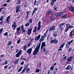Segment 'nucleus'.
I'll return each mask as SVG.
<instances>
[{
  "label": "nucleus",
  "mask_w": 74,
  "mask_h": 74,
  "mask_svg": "<svg viewBox=\"0 0 74 74\" xmlns=\"http://www.w3.org/2000/svg\"><path fill=\"white\" fill-rule=\"evenodd\" d=\"M40 46L37 45L36 48H35V51H34L33 54L34 55H36V54L38 52V51H39V48H40Z\"/></svg>",
  "instance_id": "nucleus-1"
},
{
  "label": "nucleus",
  "mask_w": 74,
  "mask_h": 74,
  "mask_svg": "<svg viewBox=\"0 0 74 74\" xmlns=\"http://www.w3.org/2000/svg\"><path fill=\"white\" fill-rule=\"evenodd\" d=\"M44 36L43 35H42L41 38L40 39V43L38 45L40 46V45H41V42L43 41H44Z\"/></svg>",
  "instance_id": "nucleus-2"
},
{
  "label": "nucleus",
  "mask_w": 74,
  "mask_h": 74,
  "mask_svg": "<svg viewBox=\"0 0 74 74\" xmlns=\"http://www.w3.org/2000/svg\"><path fill=\"white\" fill-rule=\"evenodd\" d=\"M32 51V48H30L29 49H28L26 52L27 53H29V55H30Z\"/></svg>",
  "instance_id": "nucleus-3"
},
{
  "label": "nucleus",
  "mask_w": 74,
  "mask_h": 74,
  "mask_svg": "<svg viewBox=\"0 0 74 74\" xmlns=\"http://www.w3.org/2000/svg\"><path fill=\"white\" fill-rule=\"evenodd\" d=\"M41 37V34H39L38 36L36 37L35 38H34V40L35 41H38L40 39V37Z\"/></svg>",
  "instance_id": "nucleus-4"
},
{
  "label": "nucleus",
  "mask_w": 74,
  "mask_h": 74,
  "mask_svg": "<svg viewBox=\"0 0 74 74\" xmlns=\"http://www.w3.org/2000/svg\"><path fill=\"white\" fill-rule=\"evenodd\" d=\"M32 28H29L27 30V34L28 35H30L31 33H32Z\"/></svg>",
  "instance_id": "nucleus-5"
},
{
  "label": "nucleus",
  "mask_w": 74,
  "mask_h": 74,
  "mask_svg": "<svg viewBox=\"0 0 74 74\" xmlns=\"http://www.w3.org/2000/svg\"><path fill=\"white\" fill-rule=\"evenodd\" d=\"M55 30V26H53L49 28V32H51V31H52V30Z\"/></svg>",
  "instance_id": "nucleus-6"
},
{
  "label": "nucleus",
  "mask_w": 74,
  "mask_h": 74,
  "mask_svg": "<svg viewBox=\"0 0 74 74\" xmlns=\"http://www.w3.org/2000/svg\"><path fill=\"white\" fill-rule=\"evenodd\" d=\"M20 7V6L19 5H17L16 7V12L17 13L19 11V8Z\"/></svg>",
  "instance_id": "nucleus-7"
},
{
  "label": "nucleus",
  "mask_w": 74,
  "mask_h": 74,
  "mask_svg": "<svg viewBox=\"0 0 74 74\" xmlns=\"http://www.w3.org/2000/svg\"><path fill=\"white\" fill-rule=\"evenodd\" d=\"M73 26H70V25L68 24H66V28L67 29H70V28H73Z\"/></svg>",
  "instance_id": "nucleus-8"
},
{
  "label": "nucleus",
  "mask_w": 74,
  "mask_h": 74,
  "mask_svg": "<svg viewBox=\"0 0 74 74\" xmlns=\"http://www.w3.org/2000/svg\"><path fill=\"white\" fill-rule=\"evenodd\" d=\"M43 51L44 52L45 55H47L48 53V51L47 49H45V47L43 48Z\"/></svg>",
  "instance_id": "nucleus-9"
},
{
  "label": "nucleus",
  "mask_w": 74,
  "mask_h": 74,
  "mask_svg": "<svg viewBox=\"0 0 74 74\" xmlns=\"http://www.w3.org/2000/svg\"><path fill=\"white\" fill-rule=\"evenodd\" d=\"M46 45H45V42H42V45L41 47V49L43 48V47H45Z\"/></svg>",
  "instance_id": "nucleus-10"
},
{
  "label": "nucleus",
  "mask_w": 74,
  "mask_h": 74,
  "mask_svg": "<svg viewBox=\"0 0 74 74\" xmlns=\"http://www.w3.org/2000/svg\"><path fill=\"white\" fill-rule=\"evenodd\" d=\"M72 59H73V57H70L67 59V61L68 62H71V60H72Z\"/></svg>",
  "instance_id": "nucleus-11"
},
{
  "label": "nucleus",
  "mask_w": 74,
  "mask_h": 74,
  "mask_svg": "<svg viewBox=\"0 0 74 74\" xmlns=\"http://www.w3.org/2000/svg\"><path fill=\"white\" fill-rule=\"evenodd\" d=\"M15 26L17 27V25H16V21H14V22L13 24L12 25V27H15Z\"/></svg>",
  "instance_id": "nucleus-12"
},
{
  "label": "nucleus",
  "mask_w": 74,
  "mask_h": 74,
  "mask_svg": "<svg viewBox=\"0 0 74 74\" xmlns=\"http://www.w3.org/2000/svg\"><path fill=\"white\" fill-rule=\"evenodd\" d=\"M66 70H70L71 66L70 65H68L67 67L65 68Z\"/></svg>",
  "instance_id": "nucleus-13"
},
{
  "label": "nucleus",
  "mask_w": 74,
  "mask_h": 74,
  "mask_svg": "<svg viewBox=\"0 0 74 74\" xmlns=\"http://www.w3.org/2000/svg\"><path fill=\"white\" fill-rule=\"evenodd\" d=\"M10 15L8 16L6 19V22L7 23H8V22H10V21H9V19H10Z\"/></svg>",
  "instance_id": "nucleus-14"
},
{
  "label": "nucleus",
  "mask_w": 74,
  "mask_h": 74,
  "mask_svg": "<svg viewBox=\"0 0 74 74\" xmlns=\"http://www.w3.org/2000/svg\"><path fill=\"white\" fill-rule=\"evenodd\" d=\"M47 14L50 15H52V12L51 11L48 10L47 11Z\"/></svg>",
  "instance_id": "nucleus-15"
},
{
  "label": "nucleus",
  "mask_w": 74,
  "mask_h": 74,
  "mask_svg": "<svg viewBox=\"0 0 74 74\" xmlns=\"http://www.w3.org/2000/svg\"><path fill=\"white\" fill-rule=\"evenodd\" d=\"M55 41H56V39H55L53 40H51L50 41V43H54Z\"/></svg>",
  "instance_id": "nucleus-16"
},
{
  "label": "nucleus",
  "mask_w": 74,
  "mask_h": 74,
  "mask_svg": "<svg viewBox=\"0 0 74 74\" xmlns=\"http://www.w3.org/2000/svg\"><path fill=\"white\" fill-rule=\"evenodd\" d=\"M64 23H63L62 24H61L59 25V27L60 28L63 27V26L64 25Z\"/></svg>",
  "instance_id": "nucleus-17"
},
{
  "label": "nucleus",
  "mask_w": 74,
  "mask_h": 74,
  "mask_svg": "<svg viewBox=\"0 0 74 74\" xmlns=\"http://www.w3.org/2000/svg\"><path fill=\"white\" fill-rule=\"evenodd\" d=\"M73 40H72L70 42H68L67 44H69V45H71V43H72V42H73Z\"/></svg>",
  "instance_id": "nucleus-18"
},
{
  "label": "nucleus",
  "mask_w": 74,
  "mask_h": 74,
  "mask_svg": "<svg viewBox=\"0 0 74 74\" xmlns=\"http://www.w3.org/2000/svg\"><path fill=\"white\" fill-rule=\"evenodd\" d=\"M34 29L33 31V33H34L35 32V33H36V30H37V27H35L34 28Z\"/></svg>",
  "instance_id": "nucleus-19"
},
{
  "label": "nucleus",
  "mask_w": 74,
  "mask_h": 74,
  "mask_svg": "<svg viewBox=\"0 0 74 74\" xmlns=\"http://www.w3.org/2000/svg\"><path fill=\"white\" fill-rule=\"evenodd\" d=\"M40 71H41V69H38L37 68L36 69L35 71L36 73H39L40 72Z\"/></svg>",
  "instance_id": "nucleus-20"
},
{
  "label": "nucleus",
  "mask_w": 74,
  "mask_h": 74,
  "mask_svg": "<svg viewBox=\"0 0 74 74\" xmlns=\"http://www.w3.org/2000/svg\"><path fill=\"white\" fill-rule=\"evenodd\" d=\"M53 67H54V66L52 65L50 68V70H51V71H53Z\"/></svg>",
  "instance_id": "nucleus-21"
},
{
  "label": "nucleus",
  "mask_w": 74,
  "mask_h": 74,
  "mask_svg": "<svg viewBox=\"0 0 74 74\" xmlns=\"http://www.w3.org/2000/svg\"><path fill=\"white\" fill-rule=\"evenodd\" d=\"M62 18H66V15L64 14H63L62 16Z\"/></svg>",
  "instance_id": "nucleus-22"
},
{
  "label": "nucleus",
  "mask_w": 74,
  "mask_h": 74,
  "mask_svg": "<svg viewBox=\"0 0 74 74\" xmlns=\"http://www.w3.org/2000/svg\"><path fill=\"white\" fill-rule=\"evenodd\" d=\"M64 45H65V43H64L60 47V48H62L64 47Z\"/></svg>",
  "instance_id": "nucleus-23"
},
{
  "label": "nucleus",
  "mask_w": 74,
  "mask_h": 74,
  "mask_svg": "<svg viewBox=\"0 0 74 74\" xmlns=\"http://www.w3.org/2000/svg\"><path fill=\"white\" fill-rule=\"evenodd\" d=\"M32 42H30L27 45L28 47L30 46V45H32Z\"/></svg>",
  "instance_id": "nucleus-24"
},
{
  "label": "nucleus",
  "mask_w": 74,
  "mask_h": 74,
  "mask_svg": "<svg viewBox=\"0 0 74 74\" xmlns=\"http://www.w3.org/2000/svg\"><path fill=\"white\" fill-rule=\"evenodd\" d=\"M12 44V42L11 41H9L8 42V46L10 45H11Z\"/></svg>",
  "instance_id": "nucleus-25"
},
{
  "label": "nucleus",
  "mask_w": 74,
  "mask_h": 74,
  "mask_svg": "<svg viewBox=\"0 0 74 74\" xmlns=\"http://www.w3.org/2000/svg\"><path fill=\"white\" fill-rule=\"evenodd\" d=\"M17 53H18L20 55H21V54H22V50H20Z\"/></svg>",
  "instance_id": "nucleus-26"
},
{
  "label": "nucleus",
  "mask_w": 74,
  "mask_h": 74,
  "mask_svg": "<svg viewBox=\"0 0 74 74\" xmlns=\"http://www.w3.org/2000/svg\"><path fill=\"white\" fill-rule=\"evenodd\" d=\"M27 47V46L26 45H25L23 48V50L25 51H26V47Z\"/></svg>",
  "instance_id": "nucleus-27"
},
{
  "label": "nucleus",
  "mask_w": 74,
  "mask_h": 74,
  "mask_svg": "<svg viewBox=\"0 0 74 74\" xmlns=\"http://www.w3.org/2000/svg\"><path fill=\"white\" fill-rule=\"evenodd\" d=\"M30 25V23H27L26 24H25V26L26 27H28L29 26V25Z\"/></svg>",
  "instance_id": "nucleus-28"
},
{
  "label": "nucleus",
  "mask_w": 74,
  "mask_h": 74,
  "mask_svg": "<svg viewBox=\"0 0 74 74\" xmlns=\"http://www.w3.org/2000/svg\"><path fill=\"white\" fill-rule=\"evenodd\" d=\"M8 36V32H6L4 34V36Z\"/></svg>",
  "instance_id": "nucleus-29"
},
{
  "label": "nucleus",
  "mask_w": 74,
  "mask_h": 74,
  "mask_svg": "<svg viewBox=\"0 0 74 74\" xmlns=\"http://www.w3.org/2000/svg\"><path fill=\"white\" fill-rule=\"evenodd\" d=\"M54 3V2H53V1H52L51 2V3L50 4L51 5V6H53V5Z\"/></svg>",
  "instance_id": "nucleus-30"
},
{
  "label": "nucleus",
  "mask_w": 74,
  "mask_h": 74,
  "mask_svg": "<svg viewBox=\"0 0 74 74\" xmlns=\"http://www.w3.org/2000/svg\"><path fill=\"white\" fill-rule=\"evenodd\" d=\"M26 70V69L24 68V69L22 71V72H21V74H22L23 72L25 71V70Z\"/></svg>",
  "instance_id": "nucleus-31"
},
{
  "label": "nucleus",
  "mask_w": 74,
  "mask_h": 74,
  "mask_svg": "<svg viewBox=\"0 0 74 74\" xmlns=\"http://www.w3.org/2000/svg\"><path fill=\"white\" fill-rule=\"evenodd\" d=\"M3 28H1L0 29V35L1 34V33L3 32Z\"/></svg>",
  "instance_id": "nucleus-32"
},
{
  "label": "nucleus",
  "mask_w": 74,
  "mask_h": 74,
  "mask_svg": "<svg viewBox=\"0 0 74 74\" xmlns=\"http://www.w3.org/2000/svg\"><path fill=\"white\" fill-rule=\"evenodd\" d=\"M0 21H3V16H2L0 18Z\"/></svg>",
  "instance_id": "nucleus-33"
},
{
  "label": "nucleus",
  "mask_w": 74,
  "mask_h": 74,
  "mask_svg": "<svg viewBox=\"0 0 74 74\" xmlns=\"http://www.w3.org/2000/svg\"><path fill=\"white\" fill-rule=\"evenodd\" d=\"M73 31H71L70 33V34L69 35V36H70V37H71V36H72V34L73 33Z\"/></svg>",
  "instance_id": "nucleus-34"
},
{
  "label": "nucleus",
  "mask_w": 74,
  "mask_h": 74,
  "mask_svg": "<svg viewBox=\"0 0 74 74\" xmlns=\"http://www.w3.org/2000/svg\"><path fill=\"white\" fill-rule=\"evenodd\" d=\"M18 62H19V60L18 59L16 60L15 62V64H16L18 63Z\"/></svg>",
  "instance_id": "nucleus-35"
},
{
  "label": "nucleus",
  "mask_w": 74,
  "mask_h": 74,
  "mask_svg": "<svg viewBox=\"0 0 74 74\" xmlns=\"http://www.w3.org/2000/svg\"><path fill=\"white\" fill-rule=\"evenodd\" d=\"M16 58H18V57H19V56H20V55L18 54V53H17L16 55Z\"/></svg>",
  "instance_id": "nucleus-36"
},
{
  "label": "nucleus",
  "mask_w": 74,
  "mask_h": 74,
  "mask_svg": "<svg viewBox=\"0 0 74 74\" xmlns=\"http://www.w3.org/2000/svg\"><path fill=\"white\" fill-rule=\"evenodd\" d=\"M22 66H21L18 70V72H20V71H21V70H22Z\"/></svg>",
  "instance_id": "nucleus-37"
},
{
  "label": "nucleus",
  "mask_w": 74,
  "mask_h": 74,
  "mask_svg": "<svg viewBox=\"0 0 74 74\" xmlns=\"http://www.w3.org/2000/svg\"><path fill=\"white\" fill-rule=\"evenodd\" d=\"M39 4L40 3L39 2V1H37V2H36V5H37V6H38V5H39Z\"/></svg>",
  "instance_id": "nucleus-38"
},
{
  "label": "nucleus",
  "mask_w": 74,
  "mask_h": 74,
  "mask_svg": "<svg viewBox=\"0 0 74 74\" xmlns=\"http://www.w3.org/2000/svg\"><path fill=\"white\" fill-rule=\"evenodd\" d=\"M21 42V39H19L18 40V41L17 42V44H19Z\"/></svg>",
  "instance_id": "nucleus-39"
},
{
  "label": "nucleus",
  "mask_w": 74,
  "mask_h": 74,
  "mask_svg": "<svg viewBox=\"0 0 74 74\" xmlns=\"http://www.w3.org/2000/svg\"><path fill=\"white\" fill-rule=\"evenodd\" d=\"M40 27H41V25H38V28H37V30H39L40 29Z\"/></svg>",
  "instance_id": "nucleus-40"
},
{
  "label": "nucleus",
  "mask_w": 74,
  "mask_h": 74,
  "mask_svg": "<svg viewBox=\"0 0 74 74\" xmlns=\"http://www.w3.org/2000/svg\"><path fill=\"white\" fill-rule=\"evenodd\" d=\"M29 22H30V23H32V18H30L29 19Z\"/></svg>",
  "instance_id": "nucleus-41"
},
{
  "label": "nucleus",
  "mask_w": 74,
  "mask_h": 74,
  "mask_svg": "<svg viewBox=\"0 0 74 74\" xmlns=\"http://www.w3.org/2000/svg\"><path fill=\"white\" fill-rule=\"evenodd\" d=\"M20 3H21V0H19L17 1V4H19Z\"/></svg>",
  "instance_id": "nucleus-42"
},
{
  "label": "nucleus",
  "mask_w": 74,
  "mask_h": 74,
  "mask_svg": "<svg viewBox=\"0 0 74 74\" xmlns=\"http://www.w3.org/2000/svg\"><path fill=\"white\" fill-rule=\"evenodd\" d=\"M53 35L54 37H56V32H55V31H54Z\"/></svg>",
  "instance_id": "nucleus-43"
},
{
  "label": "nucleus",
  "mask_w": 74,
  "mask_h": 74,
  "mask_svg": "<svg viewBox=\"0 0 74 74\" xmlns=\"http://www.w3.org/2000/svg\"><path fill=\"white\" fill-rule=\"evenodd\" d=\"M66 59H67V56H65L63 58V60H66Z\"/></svg>",
  "instance_id": "nucleus-44"
},
{
  "label": "nucleus",
  "mask_w": 74,
  "mask_h": 74,
  "mask_svg": "<svg viewBox=\"0 0 74 74\" xmlns=\"http://www.w3.org/2000/svg\"><path fill=\"white\" fill-rule=\"evenodd\" d=\"M72 51V49H71V48H70L68 50V51H69V52H71Z\"/></svg>",
  "instance_id": "nucleus-45"
},
{
  "label": "nucleus",
  "mask_w": 74,
  "mask_h": 74,
  "mask_svg": "<svg viewBox=\"0 0 74 74\" xmlns=\"http://www.w3.org/2000/svg\"><path fill=\"white\" fill-rule=\"evenodd\" d=\"M36 3H37V1H36V0H35L34 3V5H36Z\"/></svg>",
  "instance_id": "nucleus-46"
},
{
  "label": "nucleus",
  "mask_w": 74,
  "mask_h": 74,
  "mask_svg": "<svg viewBox=\"0 0 74 74\" xmlns=\"http://www.w3.org/2000/svg\"><path fill=\"white\" fill-rule=\"evenodd\" d=\"M37 8H34V10H33V11L35 12L36 10H37Z\"/></svg>",
  "instance_id": "nucleus-47"
},
{
  "label": "nucleus",
  "mask_w": 74,
  "mask_h": 74,
  "mask_svg": "<svg viewBox=\"0 0 74 74\" xmlns=\"http://www.w3.org/2000/svg\"><path fill=\"white\" fill-rule=\"evenodd\" d=\"M28 66H29V64H27V65L25 66V68L26 69H27V67H28Z\"/></svg>",
  "instance_id": "nucleus-48"
},
{
  "label": "nucleus",
  "mask_w": 74,
  "mask_h": 74,
  "mask_svg": "<svg viewBox=\"0 0 74 74\" xmlns=\"http://www.w3.org/2000/svg\"><path fill=\"white\" fill-rule=\"evenodd\" d=\"M61 31H63V29H64V27H62L61 28H60Z\"/></svg>",
  "instance_id": "nucleus-49"
},
{
  "label": "nucleus",
  "mask_w": 74,
  "mask_h": 74,
  "mask_svg": "<svg viewBox=\"0 0 74 74\" xmlns=\"http://www.w3.org/2000/svg\"><path fill=\"white\" fill-rule=\"evenodd\" d=\"M59 14V15H62V14H63V12H61L58 13Z\"/></svg>",
  "instance_id": "nucleus-50"
},
{
  "label": "nucleus",
  "mask_w": 74,
  "mask_h": 74,
  "mask_svg": "<svg viewBox=\"0 0 74 74\" xmlns=\"http://www.w3.org/2000/svg\"><path fill=\"white\" fill-rule=\"evenodd\" d=\"M20 27H18V28H17V32H19V31H20Z\"/></svg>",
  "instance_id": "nucleus-51"
},
{
  "label": "nucleus",
  "mask_w": 74,
  "mask_h": 74,
  "mask_svg": "<svg viewBox=\"0 0 74 74\" xmlns=\"http://www.w3.org/2000/svg\"><path fill=\"white\" fill-rule=\"evenodd\" d=\"M30 70V68H28L27 69L26 71L27 72H28Z\"/></svg>",
  "instance_id": "nucleus-52"
},
{
  "label": "nucleus",
  "mask_w": 74,
  "mask_h": 74,
  "mask_svg": "<svg viewBox=\"0 0 74 74\" xmlns=\"http://www.w3.org/2000/svg\"><path fill=\"white\" fill-rule=\"evenodd\" d=\"M41 23V22L40 21H39V22L38 23V26H39V25H40V26H41V25L40 24Z\"/></svg>",
  "instance_id": "nucleus-53"
},
{
  "label": "nucleus",
  "mask_w": 74,
  "mask_h": 74,
  "mask_svg": "<svg viewBox=\"0 0 74 74\" xmlns=\"http://www.w3.org/2000/svg\"><path fill=\"white\" fill-rule=\"evenodd\" d=\"M17 35H18V36H19V35H20V34H21V32H17Z\"/></svg>",
  "instance_id": "nucleus-54"
},
{
  "label": "nucleus",
  "mask_w": 74,
  "mask_h": 74,
  "mask_svg": "<svg viewBox=\"0 0 74 74\" xmlns=\"http://www.w3.org/2000/svg\"><path fill=\"white\" fill-rule=\"evenodd\" d=\"M7 4H4L2 5V6L3 7H5L7 6Z\"/></svg>",
  "instance_id": "nucleus-55"
},
{
  "label": "nucleus",
  "mask_w": 74,
  "mask_h": 74,
  "mask_svg": "<svg viewBox=\"0 0 74 74\" xmlns=\"http://www.w3.org/2000/svg\"><path fill=\"white\" fill-rule=\"evenodd\" d=\"M8 63V62H7V60H5V62L4 63V64H7V63Z\"/></svg>",
  "instance_id": "nucleus-56"
},
{
  "label": "nucleus",
  "mask_w": 74,
  "mask_h": 74,
  "mask_svg": "<svg viewBox=\"0 0 74 74\" xmlns=\"http://www.w3.org/2000/svg\"><path fill=\"white\" fill-rule=\"evenodd\" d=\"M23 64H24V62H23V61L20 64L21 65H23Z\"/></svg>",
  "instance_id": "nucleus-57"
},
{
  "label": "nucleus",
  "mask_w": 74,
  "mask_h": 74,
  "mask_svg": "<svg viewBox=\"0 0 74 74\" xmlns=\"http://www.w3.org/2000/svg\"><path fill=\"white\" fill-rule=\"evenodd\" d=\"M66 48H69V45L68 44H66Z\"/></svg>",
  "instance_id": "nucleus-58"
},
{
  "label": "nucleus",
  "mask_w": 74,
  "mask_h": 74,
  "mask_svg": "<svg viewBox=\"0 0 74 74\" xmlns=\"http://www.w3.org/2000/svg\"><path fill=\"white\" fill-rule=\"evenodd\" d=\"M69 30V29H68V28H66L65 30V32H67V31H68V30Z\"/></svg>",
  "instance_id": "nucleus-59"
},
{
  "label": "nucleus",
  "mask_w": 74,
  "mask_h": 74,
  "mask_svg": "<svg viewBox=\"0 0 74 74\" xmlns=\"http://www.w3.org/2000/svg\"><path fill=\"white\" fill-rule=\"evenodd\" d=\"M21 29H22V30H23L24 29V28H23V26H22L21 27Z\"/></svg>",
  "instance_id": "nucleus-60"
},
{
  "label": "nucleus",
  "mask_w": 74,
  "mask_h": 74,
  "mask_svg": "<svg viewBox=\"0 0 74 74\" xmlns=\"http://www.w3.org/2000/svg\"><path fill=\"white\" fill-rule=\"evenodd\" d=\"M21 59H22V60H24L25 61H26V58L24 59L23 58H21Z\"/></svg>",
  "instance_id": "nucleus-61"
},
{
  "label": "nucleus",
  "mask_w": 74,
  "mask_h": 74,
  "mask_svg": "<svg viewBox=\"0 0 74 74\" xmlns=\"http://www.w3.org/2000/svg\"><path fill=\"white\" fill-rule=\"evenodd\" d=\"M62 51V49H59L58 51Z\"/></svg>",
  "instance_id": "nucleus-62"
},
{
  "label": "nucleus",
  "mask_w": 74,
  "mask_h": 74,
  "mask_svg": "<svg viewBox=\"0 0 74 74\" xmlns=\"http://www.w3.org/2000/svg\"><path fill=\"white\" fill-rule=\"evenodd\" d=\"M59 13H56V16H59Z\"/></svg>",
  "instance_id": "nucleus-63"
},
{
  "label": "nucleus",
  "mask_w": 74,
  "mask_h": 74,
  "mask_svg": "<svg viewBox=\"0 0 74 74\" xmlns=\"http://www.w3.org/2000/svg\"><path fill=\"white\" fill-rule=\"evenodd\" d=\"M16 26L15 27H14L13 28V30H15V28H16Z\"/></svg>",
  "instance_id": "nucleus-64"
}]
</instances>
